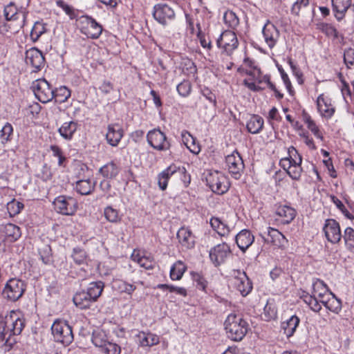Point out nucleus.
Returning <instances> with one entry per match:
<instances>
[{"label":"nucleus","mask_w":354,"mask_h":354,"mask_svg":"<svg viewBox=\"0 0 354 354\" xmlns=\"http://www.w3.org/2000/svg\"><path fill=\"white\" fill-rule=\"evenodd\" d=\"M302 162V158L299 157V160H295L296 164H292L291 167L287 169V174L293 180H299L301 177L302 172V168L301 164Z\"/></svg>","instance_id":"48"},{"label":"nucleus","mask_w":354,"mask_h":354,"mask_svg":"<svg viewBox=\"0 0 354 354\" xmlns=\"http://www.w3.org/2000/svg\"><path fill=\"white\" fill-rule=\"evenodd\" d=\"M13 128L11 124L6 122L0 131V140L2 144L7 143L11 140Z\"/></svg>","instance_id":"50"},{"label":"nucleus","mask_w":354,"mask_h":354,"mask_svg":"<svg viewBox=\"0 0 354 354\" xmlns=\"http://www.w3.org/2000/svg\"><path fill=\"white\" fill-rule=\"evenodd\" d=\"M119 172V168L113 162H110L100 169V173L106 178H113Z\"/></svg>","instance_id":"40"},{"label":"nucleus","mask_w":354,"mask_h":354,"mask_svg":"<svg viewBox=\"0 0 354 354\" xmlns=\"http://www.w3.org/2000/svg\"><path fill=\"white\" fill-rule=\"evenodd\" d=\"M185 172V169H180L175 165H171L158 176V184L161 190H165L167 187L169 179L174 174H183Z\"/></svg>","instance_id":"19"},{"label":"nucleus","mask_w":354,"mask_h":354,"mask_svg":"<svg viewBox=\"0 0 354 354\" xmlns=\"http://www.w3.org/2000/svg\"><path fill=\"white\" fill-rule=\"evenodd\" d=\"M177 91L182 97H187L192 91V84L189 80H183L177 85Z\"/></svg>","instance_id":"55"},{"label":"nucleus","mask_w":354,"mask_h":354,"mask_svg":"<svg viewBox=\"0 0 354 354\" xmlns=\"http://www.w3.org/2000/svg\"><path fill=\"white\" fill-rule=\"evenodd\" d=\"M344 60L346 65H353L354 64V49L348 48L344 51Z\"/></svg>","instance_id":"64"},{"label":"nucleus","mask_w":354,"mask_h":354,"mask_svg":"<svg viewBox=\"0 0 354 354\" xmlns=\"http://www.w3.org/2000/svg\"><path fill=\"white\" fill-rule=\"evenodd\" d=\"M71 257L75 263L81 265L86 262L87 254L84 250L80 248H75Z\"/></svg>","instance_id":"54"},{"label":"nucleus","mask_w":354,"mask_h":354,"mask_svg":"<svg viewBox=\"0 0 354 354\" xmlns=\"http://www.w3.org/2000/svg\"><path fill=\"white\" fill-rule=\"evenodd\" d=\"M137 337L139 339L140 345L142 347H151L160 342L159 336L150 332L140 331L137 335Z\"/></svg>","instance_id":"26"},{"label":"nucleus","mask_w":354,"mask_h":354,"mask_svg":"<svg viewBox=\"0 0 354 354\" xmlns=\"http://www.w3.org/2000/svg\"><path fill=\"white\" fill-rule=\"evenodd\" d=\"M262 33L268 46L272 48L279 38V30L273 24L268 21L263 26Z\"/></svg>","instance_id":"20"},{"label":"nucleus","mask_w":354,"mask_h":354,"mask_svg":"<svg viewBox=\"0 0 354 354\" xmlns=\"http://www.w3.org/2000/svg\"><path fill=\"white\" fill-rule=\"evenodd\" d=\"M177 239L181 246L186 249L193 248L195 245V236L187 227H182L178 230Z\"/></svg>","instance_id":"22"},{"label":"nucleus","mask_w":354,"mask_h":354,"mask_svg":"<svg viewBox=\"0 0 354 354\" xmlns=\"http://www.w3.org/2000/svg\"><path fill=\"white\" fill-rule=\"evenodd\" d=\"M133 261H136L141 267L147 269L151 270L154 268L155 261L151 256H140L139 254H133Z\"/></svg>","instance_id":"41"},{"label":"nucleus","mask_w":354,"mask_h":354,"mask_svg":"<svg viewBox=\"0 0 354 354\" xmlns=\"http://www.w3.org/2000/svg\"><path fill=\"white\" fill-rule=\"evenodd\" d=\"M225 24L231 29L236 30L239 25V19L232 10H227L224 14Z\"/></svg>","instance_id":"47"},{"label":"nucleus","mask_w":354,"mask_h":354,"mask_svg":"<svg viewBox=\"0 0 354 354\" xmlns=\"http://www.w3.org/2000/svg\"><path fill=\"white\" fill-rule=\"evenodd\" d=\"M343 237L345 244L350 250H354V230L348 227L345 229Z\"/></svg>","instance_id":"52"},{"label":"nucleus","mask_w":354,"mask_h":354,"mask_svg":"<svg viewBox=\"0 0 354 354\" xmlns=\"http://www.w3.org/2000/svg\"><path fill=\"white\" fill-rule=\"evenodd\" d=\"M187 269V266L182 261H177L171 267L169 277L173 281L180 280Z\"/></svg>","instance_id":"35"},{"label":"nucleus","mask_w":354,"mask_h":354,"mask_svg":"<svg viewBox=\"0 0 354 354\" xmlns=\"http://www.w3.org/2000/svg\"><path fill=\"white\" fill-rule=\"evenodd\" d=\"M263 316L267 321L273 319L277 317V310L272 305L268 303L263 308Z\"/></svg>","instance_id":"59"},{"label":"nucleus","mask_w":354,"mask_h":354,"mask_svg":"<svg viewBox=\"0 0 354 354\" xmlns=\"http://www.w3.org/2000/svg\"><path fill=\"white\" fill-rule=\"evenodd\" d=\"M104 287V284L102 281H98L92 282L89 284L86 290V292L92 299L93 302L96 301L97 298L101 295L103 289Z\"/></svg>","instance_id":"37"},{"label":"nucleus","mask_w":354,"mask_h":354,"mask_svg":"<svg viewBox=\"0 0 354 354\" xmlns=\"http://www.w3.org/2000/svg\"><path fill=\"white\" fill-rule=\"evenodd\" d=\"M32 88L36 98L42 103L51 101L54 95V89L45 79H38L32 84Z\"/></svg>","instance_id":"8"},{"label":"nucleus","mask_w":354,"mask_h":354,"mask_svg":"<svg viewBox=\"0 0 354 354\" xmlns=\"http://www.w3.org/2000/svg\"><path fill=\"white\" fill-rule=\"evenodd\" d=\"M5 239L10 243L17 241L21 236V232L19 227L12 223H7L3 227Z\"/></svg>","instance_id":"28"},{"label":"nucleus","mask_w":354,"mask_h":354,"mask_svg":"<svg viewBox=\"0 0 354 354\" xmlns=\"http://www.w3.org/2000/svg\"><path fill=\"white\" fill-rule=\"evenodd\" d=\"M300 322L299 318L296 315L291 316L287 321L282 322L281 328L284 334L288 337H292Z\"/></svg>","instance_id":"33"},{"label":"nucleus","mask_w":354,"mask_h":354,"mask_svg":"<svg viewBox=\"0 0 354 354\" xmlns=\"http://www.w3.org/2000/svg\"><path fill=\"white\" fill-rule=\"evenodd\" d=\"M216 45L222 49L221 55L231 56L239 46L236 33L232 30L223 31L218 38Z\"/></svg>","instance_id":"7"},{"label":"nucleus","mask_w":354,"mask_h":354,"mask_svg":"<svg viewBox=\"0 0 354 354\" xmlns=\"http://www.w3.org/2000/svg\"><path fill=\"white\" fill-rule=\"evenodd\" d=\"M264 124L263 119L258 115H252L246 124L248 131L252 133H259L263 129Z\"/></svg>","instance_id":"34"},{"label":"nucleus","mask_w":354,"mask_h":354,"mask_svg":"<svg viewBox=\"0 0 354 354\" xmlns=\"http://www.w3.org/2000/svg\"><path fill=\"white\" fill-rule=\"evenodd\" d=\"M276 214L281 218L283 223H290L296 216V211L288 205H279L276 209Z\"/></svg>","instance_id":"29"},{"label":"nucleus","mask_w":354,"mask_h":354,"mask_svg":"<svg viewBox=\"0 0 354 354\" xmlns=\"http://www.w3.org/2000/svg\"><path fill=\"white\" fill-rule=\"evenodd\" d=\"M227 337L233 341L239 342L247 334L249 324L241 315L231 313L224 323Z\"/></svg>","instance_id":"2"},{"label":"nucleus","mask_w":354,"mask_h":354,"mask_svg":"<svg viewBox=\"0 0 354 354\" xmlns=\"http://www.w3.org/2000/svg\"><path fill=\"white\" fill-rule=\"evenodd\" d=\"M80 31L88 38L98 39L102 32V26L95 19L88 15H82L78 19Z\"/></svg>","instance_id":"6"},{"label":"nucleus","mask_w":354,"mask_h":354,"mask_svg":"<svg viewBox=\"0 0 354 354\" xmlns=\"http://www.w3.org/2000/svg\"><path fill=\"white\" fill-rule=\"evenodd\" d=\"M71 91L66 86H61L56 90H54V98L55 102L63 103L65 102L71 97Z\"/></svg>","instance_id":"46"},{"label":"nucleus","mask_w":354,"mask_h":354,"mask_svg":"<svg viewBox=\"0 0 354 354\" xmlns=\"http://www.w3.org/2000/svg\"><path fill=\"white\" fill-rule=\"evenodd\" d=\"M308 129L314 134V136L320 139L321 140H324V136L322 132L320 131L319 127L317 126L316 123L313 120L308 124H307Z\"/></svg>","instance_id":"63"},{"label":"nucleus","mask_w":354,"mask_h":354,"mask_svg":"<svg viewBox=\"0 0 354 354\" xmlns=\"http://www.w3.org/2000/svg\"><path fill=\"white\" fill-rule=\"evenodd\" d=\"M225 165L234 178L240 179L243 173L245 165L242 157L236 150L225 157Z\"/></svg>","instance_id":"9"},{"label":"nucleus","mask_w":354,"mask_h":354,"mask_svg":"<svg viewBox=\"0 0 354 354\" xmlns=\"http://www.w3.org/2000/svg\"><path fill=\"white\" fill-rule=\"evenodd\" d=\"M182 140L187 149L193 153L198 154L200 151V146L196 142V138L186 130H183L181 133Z\"/></svg>","instance_id":"32"},{"label":"nucleus","mask_w":354,"mask_h":354,"mask_svg":"<svg viewBox=\"0 0 354 354\" xmlns=\"http://www.w3.org/2000/svg\"><path fill=\"white\" fill-rule=\"evenodd\" d=\"M333 10L335 12V17L338 21L342 19L348 9L351 8L349 0H332Z\"/></svg>","instance_id":"27"},{"label":"nucleus","mask_w":354,"mask_h":354,"mask_svg":"<svg viewBox=\"0 0 354 354\" xmlns=\"http://www.w3.org/2000/svg\"><path fill=\"white\" fill-rule=\"evenodd\" d=\"M24 207V205L22 203L15 199L7 204V209L10 216H15L19 214Z\"/></svg>","instance_id":"53"},{"label":"nucleus","mask_w":354,"mask_h":354,"mask_svg":"<svg viewBox=\"0 0 354 354\" xmlns=\"http://www.w3.org/2000/svg\"><path fill=\"white\" fill-rule=\"evenodd\" d=\"M26 63L32 68V72L40 71L45 65V59L42 53L36 48H32L26 52Z\"/></svg>","instance_id":"15"},{"label":"nucleus","mask_w":354,"mask_h":354,"mask_svg":"<svg viewBox=\"0 0 354 354\" xmlns=\"http://www.w3.org/2000/svg\"><path fill=\"white\" fill-rule=\"evenodd\" d=\"M47 31L46 24L42 21H37L30 32V38L32 41L36 42L39 37Z\"/></svg>","instance_id":"42"},{"label":"nucleus","mask_w":354,"mask_h":354,"mask_svg":"<svg viewBox=\"0 0 354 354\" xmlns=\"http://www.w3.org/2000/svg\"><path fill=\"white\" fill-rule=\"evenodd\" d=\"M95 188V183H92L89 179L80 180L77 181L75 189L82 195L90 194Z\"/></svg>","instance_id":"39"},{"label":"nucleus","mask_w":354,"mask_h":354,"mask_svg":"<svg viewBox=\"0 0 354 354\" xmlns=\"http://www.w3.org/2000/svg\"><path fill=\"white\" fill-rule=\"evenodd\" d=\"M26 290L25 281L13 277L6 283L1 295L3 299L8 301L15 302L22 297Z\"/></svg>","instance_id":"3"},{"label":"nucleus","mask_w":354,"mask_h":354,"mask_svg":"<svg viewBox=\"0 0 354 354\" xmlns=\"http://www.w3.org/2000/svg\"><path fill=\"white\" fill-rule=\"evenodd\" d=\"M153 16L160 24L165 25L168 19L174 17L175 12L168 5L159 3L153 7Z\"/></svg>","instance_id":"18"},{"label":"nucleus","mask_w":354,"mask_h":354,"mask_svg":"<svg viewBox=\"0 0 354 354\" xmlns=\"http://www.w3.org/2000/svg\"><path fill=\"white\" fill-rule=\"evenodd\" d=\"M113 287L120 292H125L128 295H131L136 289L133 284L120 279L113 281Z\"/></svg>","instance_id":"44"},{"label":"nucleus","mask_w":354,"mask_h":354,"mask_svg":"<svg viewBox=\"0 0 354 354\" xmlns=\"http://www.w3.org/2000/svg\"><path fill=\"white\" fill-rule=\"evenodd\" d=\"M55 209L63 215H73L77 209V201L71 196H59L53 201Z\"/></svg>","instance_id":"10"},{"label":"nucleus","mask_w":354,"mask_h":354,"mask_svg":"<svg viewBox=\"0 0 354 354\" xmlns=\"http://www.w3.org/2000/svg\"><path fill=\"white\" fill-rule=\"evenodd\" d=\"M148 143L158 151H165L170 149L171 145L166 135L158 129H154L147 135Z\"/></svg>","instance_id":"12"},{"label":"nucleus","mask_w":354,"mask_h":354,"mask_svg":"<svg viewBox=\"0 0 354 354\" xmlns=\"http://www.w3.org/2000/svg\"><path fill=\"white\" fill-rule=\"evenodd\" d=\"M77 127L78 124L76 122H66L59 127L58 131L63 138L71 140L77 131Z\"/></svg>","instance_id":"31"},{"label":"nucleus","mask_w":354,"mask_h":354,"mask_svg":"<svg viewBox=\"0 0 354 354\" xmlns=\"http://www.w3.org/2000/svg\"><path fill=\"white\" fill-rule=\"evenodd\" d=\"M206 182L211 190L217 194H223L230 188L227 177L218 171H209L206 176Z\"/></svg>","instance_id":"5"},{"label":"nucleus","mask_w":354,"mask_h":354,"mask_svg":"<svg viewBox=\"0 0 354 354\" xmlns=\"http://www.w3.org/2000/svg\"><path fill=\"white\" fill-rule=\"evenodd\" d=\"M73 301L74 304L80 309L88 308L93 303L85 290L77 292L73 296Z\"/></svg>","instance_id":"30"},{"label":"nucleus","mask_w":354,"mask_h":354,"mask_svg":"<svg viewBox=\"0 0 354 354\" xmlns=\"http://www.w3.org/2000/svg\"><path fill=\"white\" fill-rule=\"evenodd\" d=\"M102 351L105 354H120L121 348L117 344L108 341L104 345V347L102 348Z\"/></svg>","instance_id":"57"},{"label":"nucleus","mask_w":354,"mask_h":354,"mask_svg":"<svg viewBox=\"0 0 354 354\" xmlns=\"http://www.w3.org/2000/svg\"><path fill=\"white\" fill-rule=\"evenodd\" d=\"M3 15L6 17L8 21L15 23L19 26V29L22 28L25 24L26 13L22 10H19L15 3L10 2L4 6Z\"/></svg>","instance_id":"14"},{"label":"nucleus","mask_w":354,"mask_h":354,"mask_svg":"<svg viewBox=\"0 0 354 354\" xmlns=\"http://www.w3.org/2000/svg\"><path fill=\"white\" fill-rule=\"evenodd\" d=\"M194 280L196 283V287L197 288L205 291L206 287L207 286V281L206 279L200 274H195L194 275Z\"/></svg>","instance_id":"60"},{"label":"nucleus","mask_w":354,"mask_h":354,"mask_svg":"<svg viewBox=\"0 0 354 354\" xmlns=\"http://www.w3.org/2000/svg\"><path fill=\"white\" fill-rule=\"evenodd\" d=\"M50 148L53 153V156L58 158V165L59 167H65V162L66 161V158L64 156L63 151L61 149V148L57 145H50Z\"/></svg>","instance_id":"56"},{"label":"nucleus","mask_w":354,"mask_h":354,"mask_svg":"<svg viewBox=\"0 0 354 354\" xmlns=\"http://www.w3.org/2000/svg\"><path fill=\"white\" fill-rule=\"evenodd\" d=\"M210 225L221 236H226L230 232L228 226L223 223L218 218L212 217L210 219Z\"/></svg>","instance_id":"43"},{"label":"nucleus","mask_w":354,"mask_h":354,"mask_svg":"<svg viewBox=\"0 0 354 354\" xmlns=\"http://www.w3.org/2000/svg\"><path fill=\"white\" fill-rule=\"evenodd\" d=\"M235 241L239 249L245 252L254 242V236L250 230H243L236 235Z\"/></svg>","instance_id":"24"},{"label":"nucleus","mask_w":354,"mask_h":354,"mask_svg":"<svg viewBox=\"0 0 354 354\" xmlns=\"http://www.w3.org/2000/svg\"><path fill=\"white\" fill-rule=\"evenodd\" d=\"M197 37L202 47L208 49L212 48L211 41L209 39L206 38L205 33L202 30H200L197 32Z\"/></svg>","instance_id":"61"},{"label":"nucleus","mask_w":354,"mask_h":354,"mask_svg":"<svg viewBox=\"0 0 354 354\" xmlns=\"http://www.w3.org/2000/svg\"><path fill=\"white\" fill-rule=\"evenodd\" d=\"M323 305L329 310L338 313L342 309V302L332 292L328 294L327 299L323 301Z\"/></svg>","instance_id":"38"},{"label":"nucleus","mask_w":354,"mask_h":354,"mask_svg":"<svg viewBox=\"0 0 354 354\" xmlns=\"http://www.w3.org/2000/svg\"><path fill=\"white\" fill-rule=\"evenodd\" d=\"M19 30V26L15 25V23L10 20L8 21L6 17L0 12V34L5 35L7 32L16 33Z\"/></svg>","instance_id":"36"},{"label":"nucleus","mask_w":354,"mask_h":354,"mask_svg":"<svg viewBox=\"0 0 354 354\" xmlns=\"http://www.w3.org/2000/svg\"><path fill=\"white\" fill-rule=\"evenodd\" d=\"M317 289H325V284L322 281L317 280L313 283V295L304 293L301 296L310 308L316 313H318L322 309L319 301L317 298Z\"/></svg>","instance_id":"17"},{"label":"nucleus","mask_w":354,"mask_h":354,"mask_svg":"<svg viewBox=\"0 0 354 354\" xmlns=\"http://www.w3.org/2000/svg\"><path fill=\"white\" fill-rule=\"evenodd\" d=\"M268 235L270 239H268L267 241L272 243V245L279 248H284L288 244V240L278 230L268 227Z\"/></svg>","instance_id":"25"},{"label":"nucleus","mask_w":354,"mask_h":354,"mask_svg":"<svg viewBox=\"0 0 354 354\" xmlns=\"http://www.w3.org/2000/svg\"><path fill=\"white\" fill-rule=\"evenodd\" d=\"M231 254L230 247L226 243H219L209 251V259L215 267L224 263Z\"/></svg>","instance_id":"11"},{"label":"nucleus","mask_w":354,"mask_h":354,"mask_svg":"<svg viewBox=\"0 0 354 354\" xmlns=\"http://www.w3.org/2000/svg\"><path fill=\"white\" fill-rule=\"evenodd\" d=\"M123 136L124 131L120 124H111L108 125L106 138L110 145L118 146Z\"/></svg>","instance_id":"21"},{"label":"nucleus","mask_w":354,"mask_h":354,"mask_svg":"<svg viewBox=\"0 0 354 354\" xmlns=\"http://www.w3.org/2000/svg\"><path fill=\"white\" fill-rule=\"evenodd\" d=\"M325 236L328 241L332 243H337L342 236L339 224L335 219L329 218L325 221L323 227Z\"/></svg>","instance_id":"16"},{"label":"nucleus","mask_w":354,"mask_h":354,"mask_svg":"<svg viewBox=\"0 0 354 354\" xmlns=\"http://www.w3.org/2000/svg\"><path fill=\"white\" fill-rule=\"evenodd\" d=\"M52 334L55 342L68 346L73 341L72 326L63 319H56L51 326Z\"/></svg>","instance_id":"4"},{"label":"nucleus","mask_w":354,"mask_h":354,"mask_svg":"<svg viewBox=\"0 0 354 354\" xmlns=\"http://www.w3.org/2000/svg\"><path fill=\"white\" fill-rule=\"evenodd\" d=\"M317 106L321 115L326 118H330L335 113V108L331 104V100L321 94L317 99Z\"/></svg>","instance_id":"23"},{"label":"nucleus","mask_w":354,"mask_h":354,"mask_svg":"<svg viewBox=\"0 0 354 354\" xmlns=\"http://www.w3.org/2000/svg\"><path fill=\"white\" fill-rule=\"evenodd\" d=\"M108 342L106 335L104 331L102 330H94L92 335L93 344L99 348H102Z\"/></svg>","instance_id":"45"},{"label":"nucleus","mask_w":354,"mask_h":354,"mask_svg":"<svg viewBox=\"0 0 354 354\" xmlns=\"http://www.w3.org/2000/svg\"><path fill=\"white\" fill-rule=\"evenodd\" d=\"M234 276L231 279L232 286L241 293L243 297L247 296L252 290V283L245 272L236 270Z\"/></svg>","instance_id":"13"},{"label":"nucleus","mask_w":354,"mask_h":354,"mask_svg":"<svg viewBox=\"0 0 354 354\" xmlns=\"http://www.w3.org/2000/svg\"><path fill=\"white\" fill-rule=\"evenodd\" d=\"M309 4V0H297L292 6L291 14L298 17L301 8L306 7Z\"/></svg>","instance_id":"58"},{"label":"nucleus","mask_w":354,"mask_h":354,"mask_svg":"<svg viewBox=\"0 0 354 354\" xmlns=\"http://www.w3.org/2000/svg\"><path fill=\"white\" fill-rule=\"evenodd\" d=\"M25 327V320L15 311L6 315L0 314V341L6 340V346L12 335H20Z\"/></svg>","instance_id":"1"},{"label":"nucleus","mask_w":354,"mask_h":354,"mask_svg":"<svg viewBox=\"0 0 354 354\" xmlns=\"http://www.w3.org/2000/svg\"><path fill=\"white\" fill-rule=\"evenodd\" d=\"M322 31L329 37H337L336 28L330 24H322L321 27Z\"/></svg>","instance_id":"62"},{"label":"nucleus","mask_w":354,"mask_h":354,"mask_svg":"<svg viewBox=\"0 0 354 354\" xmlns=\"http://www.w3.org/2000/svg\"><path fill=\"white\" fill-rule=\"evenodd\" d=\"M39 253L40 259L44 264L50 265L53 263L52 250L49 245H44L43 247L39 248Z\"/></svg>","instance_id":"49"},{"label":"nucleus","mask_w":354,"mask_h":354,"mask_svg":"<svg viewBox=\"0 0 354 354\" xmlns=\"http://www.w3.org/2000/svg\"><path fill=\"white\" fill-rule=\"evenodd\" d=\"M104 214L106 220L111 223H116L121 220L118 211L111 206L104 209Z\"/></svg>","instance_id":"51"}]
</instances>
